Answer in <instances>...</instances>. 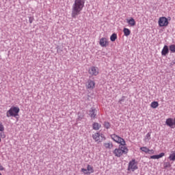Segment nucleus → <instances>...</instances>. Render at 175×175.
I'll list each match as a JSON object with an SVG mask.
<instances>
[{
    "label": "nucleus",
    "mask_w": 175,
    "mask_h": 175,
    "mask_svg": "<svg viewBox=\"0 0 175 175\" xmlns=\"http://www.w3.org/2000/svg\"><path fill=\"white\" fill-rule=\"evenodd\" d=\"M163 157H165V154L161 152L159 154L151 156L150 159H159V158H162Z\"/></svg>",
    "instance_id": "13"
},
{
    "label": "nucleus",
    "mask_w": 175,
    "mask_h": 175,
    "mask_svg": "<svg viewBox=\"0 0 175 175\" xmlns=\"http://www.w3.org/2000/svg\"><path fill=\"white\" fill-rule=\"evenodd\" d=\"M166 125L167 126H170V128H173V126L174 125V120H173L172 118H167L165 121Z\"/></svg>",
    "instance_id": "10"
},
{
    "label": "nucleus",
    "mask_w": 175,
    "mask_h": 175,
    "mask_svg": "<svg viewBox=\"0 0 175 175\" xmlns=\"http://www.w3.org/2000/svg\"><path fill=\"white\" fill-rule=\"evenodd\" d=\"M104 147H105V148H108L109 150H111V148H113V143H110V142L105 143Z\"/></svg>",
    "instance_id": "16"
},
{
    "label": "nucleus",
    "mask_w": 175,
    "mask_h": 175,
    "mask_svg": "<svg viewBox=\"0 0 175 175\" xmlns=\"http://www.w3.org/2000/svg\"><path fill=\"white\" fill-rule=\"evenodd\" d=\"M86 88L88 90H94L95 88V81L89 79L87 82Z\"/></svg>",
    "instance_id": "8"
},
{
    "label": "nucleus",
    "mask_w": 175,
    "mask_h": 175,
    "mask_svg": "<svg viewBox=\"0 0 175 175\" xmlns=\"http://www.w3.org/2000/svg\"><path fill=\"white\" fill-rule=\"evenodd\" d=\"M146 140H150L151 139V133H148L146 134Z\"/></svg>",
    "instance_id": "27"
},
{
    "label": "nucleus",
    "mask_w": 175,
    "mask_h": 175,
    "mask_svg": "<svg viewBox=\"0 0 175 175\" xmlns=\"http://www.w3.org/2000/svg\"><path fill=\"white\" fill-rule=\"evenodd\" d=\"M3 131H5V127L2 122H0V132H3Z\"/></svg>",
    "instance_id": "25"
},
{
    "label": "nucleus",
    "mask_w": 175,
    "mask_h": 175,
    "mask_svg": "<svg viewBox=\"0 0 175 175\" xmlns=\"http://www.w3.org/2000/svg\"><path fill=\"white\" fill-rule=\"evenodd\" d=\"M154 150H149V152H148V154H154Z\"/></svg>",
    "instance_id": "30"
},
{
    "label": "nucleus",
    "mask_w": 175,
    "mask_h": 175,
    "mask_svg": "<svg viewBox=\"0 0 175 175\" xmlns=\"http://www.w3.org/2000/svg\"><path fill=\"white\" fill-rule=\"evenodd\" d=\"M111 42H116L117 40V34L113 33L110 37Z\"/></svg>",
    "instance_id": "22"
},
{
    "label": "nucleus",
    "mask_w": 175,
    "mask_h": 175,
    "mask_svg": "<svg viewBox=\"0 0 175 175\" xmlns=\"http://www.w3.org/2000/svg\"><path fill=\"white\" fill-rule=\"evenodd\" d=\"M0 175H2V174L0 173Z\"/></svg>",
    "instance_id": "33"
},
{
    "label": "nucleus",
    "mask_w": 175,
    "mask_h": 175,
    "mask_svg": "<svg viewBox=\"0 0 175 175\" xmlns=\"http://www.w3.org/2000/svg\"><path fill=\"white\" fill-rule=\"evenodd\" d=\"M168 159H170V161H172L173 162H174V161H175V151L172 152V154H170Z\"/></svg>",
    "instance_id": "19"
},
{
    "label": "nucleus",
    "mask_w": 175,
    "mask_h": 175,
    "mask_svg": "<svg viewBox=\"0 0 175 175\" xmlns=\"http://www.w3.org/2000/svg\"><path fill=\"white\" fill-rule=\"evenodd\" d=\"M126 23L130 27H135V25H136V21H135L133 18L126 19Z\"/></svg>",
    "instance_id": "9"
},
{
    "label": "nucleus",
    "mask_w": 175,
    "mask_h": 175,
    "mask_svg": "<svg viewBox=\"0 0 175 175\" xmlns=\"http://www.w3.org/2000/svg\"><path fill=\"white\" fill-rule=\"evenodd\" d=\"M5 168L3 167V166H2V165L0 164V170H4Z\"/></svg>",
    "instance_id": "31"
},
{
    "label": "nucleus",
    "mask_w": 175,
    "mask_h": 175,
    "mask_svg": "<svg viewBox=\"0 0 175 175\" xmlns=\"http://www.w3.org/2000/svg\"><path fill=\"white\" fill-rule=\"evenodd\" d=\"M165 165V167H170V166H172L169 163H166Z\"/></svg>",
    "instance_id": "29"
},
{
    "label": "nucleus",
    "mask_w": 175,
    "mask_h": 175,
    "mask_svg": "<svg viewBox=\"0 0 175 175\" xmlns=\"http://www.w3.org/2000/svg\"><path fill=\"white\" fill-rule=\"evenodd\" d=\"M167 54H169V46L165 45L161 51V55L165 57L167 55Z\"/></svg>",
    "instance_id": "11"
},
{
    "label": "nucleus",
    "mask_w": 175,
    "mask_h": 175,
    "mask_svg": "<svg viewBox=\"0 0 175 175\" xmlns=\"http://www.w3.org/2000/svg\"><path fill=\"white\" fill-rule=\"evenodd\" d=\"M159 106V103H158V102L157 101H153L150 104V107H152V109H157V107H158Z\"/></svg>",
    "instance_id": "18"
},
{
    "label": "nucleus",
    "mask_w": 175,
    "mask_h": 175,
    "mask_svg": "<svg viewBox=\"0 0 175 175\" xmlns=\"http://www.w3.org/2000/svg\"><path fill=\"white\" fill-rule=\"evenodd\" d=\"M85 0H75L72 8L71 17L76 18L84 8Z\"/></svg>",
    "instance_id": "2"
},
{
    "label": "nucleus",
    "mask_w": 175,
    "mask_h": 175,
    "mask_svg": "<svg viewBox=\"0 0 175 175\" xmlns=\"http://www.w3.org/2000/svg\"><path fill=\"white\" fill-rule=\"evenodd\" d=\"M99 44L101 47H107L109 44V39L101 38L99 40Z\"/></svg>",
    "instance_id": "7"
},
{
    "label": "nucleus",
    "mask_w": 175,
    "mask_h": 175,
    "mask_svg": "<svg viewBox=\"0 0 175 175\" xmlns=\"http://www.w3.org/2000/svg\"><path fill=\"white\" fill-rule=\"evenodd\" d=\"M90 76H98L99 75V68L96 66H92L88 70Z\"/></svg>",
    "instance_id": "5"
},
{
    "label": "nucleus",
    "mask_w": 175,
    "mask_h": 175,
    "mask_svg": "<svg viewBox=\"0 0 175 175\" xmlns=\"http://www.w3.org/2000/svg\"><path fill=\"white\" fill-rule=\"evenodd\" d=\"M123 32H124V36H129V35H131V30L128 28H124Z\"/></svg>",
    "instance_id": "17"
},
{
    "label": "nucleus",
    "mask_w": 175,
    "mask_h": 175,
    "mask_svg": "<svg viewBox=\"0 0 175 175\" xmlns=\"http://www.w3.org/2000/svg\"><path fill=\"white\" fill-rule=\"evenodd\" d=\"M20 113V108L18 107L12 106L7 112L6 117H17Z\"/></svg>",
    "instance_id": "3"
},
{
    "label": "nucleus",
    "mask_w": 175,
    "mask_h": 175,
    "mask_svg": "<svg viewBox=\"0 0 175 175\" xmlns=\"http://www.w3.org/2000/svg\"><path fill=\"white\" fill-rule=\"evenodd\" d=\"M0 136L2 139H5V137H6V135H5V133L3 131H1Z\"/></svg>",
    "instance_id": "28"
},
{
    "label": "nucleus",
    "mask_w": 175,
    "mask_h": 175,
    "mask_svg": "<svg viewBox=\"0 0 175 175\" xmlns=\"http://www.w3.org/2000/svg\"><path fill=\"white\" fill-rule=\"evenodd\" d=\"M81 172L84 174H90L89 173H88V170H87V169H85V168H81Z\"/></svg>",
    "instance_id": "26"
},
{
    "label": "nucleus",
    "mask_w": 175,
    "mask_h": 175,
    "mask_svg": "<svg viewBox=\"0 0 175 175\" xmlns=\"http://www.w3.org/2000/svg\"><path fill=\"white\" fill-rule=\"evenodd\" d=\"M140 150H142L143 152H145L146 154H148V152H150V149L146 146L141 147Z\"/></svg>",
    "instance_id": "21"
},
{
    "label": "nucleus",
    "mask_w": 175,
    "mask_h": 175,
    "mask_svg": "<svg viewBox=\"0 0 175 175\" xmlns=\"http://www.w3.org/2000/svg\"><path fill=\"white\" fill-rule=\"evenodd\" d=\"M102 126V125H100L99 123L98 122H94L92 124V128L94 131H99V129H100V127Z\"/></svg>",
    "instance_id": "14"
},
{
    "label": "nucleus",
    "mask_w": 175,
    "mask_h": 175,
    "mask_svg": "<svg viewBox=\"0 0 175 175\" xmlns=\"http://www.w3.org/2000/svg\"><path fill=\"white\" fill-rule=\"evenodd\" d=\"M110 137L113 142H115V143L120 144L118 148H116L113 150L115 157L120 158V157H122L123 154H128L129 149L126 147V142H125V139L116 134H111Z\"/></svg>",
    "instance_id": "1"
},
{
    "label": "nucleus",
    "mask_w": 175,
    "mask_h": 175,
    "mask_svg": "<svg viewBox=\"0 0 175 175\" xmlns=\"http://www.w3.org/2000/svg\"><path fill=\"white\" fill-rule=\"evenodd\" d=\"M87 170L89 174L94 173V167H92V165H88Z\"/></svg>",
    "instance_id": "20"
},
{
    "label": "nucleus",
    "mask_w": 175,
    "mask_h": 175,
    "mask_svg": "<svg viewBox=\"0 0 175 175\" xmlns=\"http://www.w3.org/2000/svg\"><path fill=\"white\" fill-rule=\"evenodd\" d=\"M96 109L92 108L90 111L89 116L91 117V118H95L96 117Z\"/></svg>",
    "instance_id": "12"
},
{
    "label": "nucleus",
    "mask_w": 175,
    "mask_h": 175,
    "mask_svg": "<svg viewBox=\"0 0 175 175\" xmlns=\"http://www.w3.org/2000/svg\"><path fill=\"white\" fill-rule=\"evenodd\" d=\"M111 125H110V123L108 122H104V127L106 128V129H109Z\"/></svg>",
    "instance_id": "24"
},
{
    "label": "nucleus",
    "mask_w": 175,
    "mask_h": 175,
    "mask_svg": "<svg viewBox=\"0 0 175 175\" xmlns=\"http://www.w3.org/2000/svg\"><path fill=\"white\" fill-rule=\"evenodd\" d=\"M137 169H139V167L137 166V162L136 159H133L129 163L127 170L131 172H135V170H137Z\"/></svg>",
    "instance_id": "4"
},
{
    "label": "nucleus",
    "mask_w": 175,
    "mask_h": 175,
    "mask_svg": "<svg viewBox=\"0 0 175 175\" xmlns=\"http://www.w3.org/2000/svg\"><path fill=\"white\" fill-rule=\"evenodd\" d=\"M159 27H167L169 25V21L165 16L160 17L159 19Z\"/></svg>",
    "instance_id": "6"
},
{
    "label": "nucleus",
    "mask_w": 175,
    "mask_h": 175,
    "mask_svg": "<svg viewBox=\"0 0 175 175\" xmlns=\"http://www.w3.org/2000/svg\"><path fill=\"white\" fill-rule=\"evenodd\" d=\"M170 51H171V53H175V45L174 44H171L170 45Z\"/></svg>",
    "instance_id": "23"
},
{
    "label": "nucleus",
    "mask_w": 175,
    "mask_h": 175,
    "mask_svg": "<svg viewBox=\"0 0 175 175\" xmlns=\"http://www.w3.org/2000/svg\"><path fill=\"white\" fill-rule=\"evenodd\" d=\"M0 143H1V138H0Z\"/></svg>",
    "instance_id": "32"
},
{
    "label": "nucleus",
    "mask_w": 175,
    "mask_h": 175,
    "mask_svg": "<svg viewBox=\"0 0 175 175\" xmlns=\"http://www.w3.org/2000/svg\"><path fill=\"white\" fill-rule=\"evenodd\" d=\"M92 137L95 142H99V140H100V134H99V133H96L93 134Z\"/></svg>",
    "instance_id": "15"
}]
</instances>
